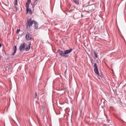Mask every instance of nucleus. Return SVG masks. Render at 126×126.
<instances>
[{"label":"nucleus","instance_id":"obj_1","mask_svg":"<svg viewBox=\"0 0 126 126\" xmlns=\"http://www.w3.org/2000/svg\"><path fill=\"white\" fill-rule=\"evenodd\" d=\"M72 51V49H69L63 52L62 50H59L58 51L59 54L62 57H67V54L70 53Z\"/></svg>","mask_w":126,"mask_h":126},{"label":"nucleus","instance_id":"obj_2","mask_svg":"<svg viewBox=\"0 0 126 126\" xmlns=\"http://www.w3.org/2000/svg\"><path fill=\"white\" fill-rule=\"evenodd\" d=\"M34 22L35 21L34 20L32 21L31 19L30 18L28 19L27 22L26 23L27 29V30H29L30 28V27L32 26V24L34 23Z\"/></svg>","mask_w":126,"mask_h":126},{"label":"nucleus","instance_id":"obj_3","mask_svg":"<svg viewBox=\"0 0 126 126\" xmlns=\"http://www.w3.org/2000/svg\"><path fill=\"white\" fill-rule=\"evenodd\" d=\"M94 71L95 73L97 75L99 76V74L98 71L97 67V66L96 64V63H94Z\"/></svg>","mask_w":126,"mask_h":126},{"label":"nucleus","instance_id":"obj_4","mask_svg":"<svg viewBox=\"0 0 126 126\" xmlns=\"http://www.w3.org/2000/svg\"><path fill=\"white\" fill-rule=\"evenodd\" d=\"M27 46L26 44L25 43H23L19 47V50L21 51H23L25 50V47Z\"/></svg>","mask_w":126,"mask_h":126},{"label":"nucleus","instance_id":"obj_5","mask_svg":"<svg viewBox=\"0 0 126 126\" xmlns=\"http://www.w3.org/2000/svg\"><path fill=\"white\" fill-rule=\"evenodd\" d=\"M89 8L91 12H93L95 9V6L94 4L92 5L89 7Z\"/></svg>","mask_w":126,"mask_h":126},{"label":"nucleus","instance_id":"obj_6","mask_svg":"<svg viewBox=\"0 0 126 126\" xmlns=\"http://www.w3.org/2000/svg\"><path fill=\"white\" fill-rule=\"evenodd\" d=\"M25 37L26 39L28 40H30L32 39L31 35L30 33H28L26 34Z\"/></svg>","mask_w":126,"mask_h":126},{"label":"nucleus","instance_id":"obj_7","mask_svg":"<svg viewBox=\"0 0 126 126\" xmlns=\"http://www.w3.org/2000/svg\"><path fill=\"white\" fill-rule=\"evenodd\" d=\"M14 52L13 53H12V55H14L16 53V46H14Z\"/></svg>","mask_w":126,"mask_h":126},{"label":"nucleus","instance_id":"obj_8","mask_svg":"<svg viewBox=\"0 0 126 126\" xmlns=\"http://www.w3.org/2000/svg\"><path fill=\"white\" fill-rule=\"evenodd\" d=\"M35 24V29L37 30L38 29V24L37 22L36 21H35L34 23Z\"/></svg>","mask_w":126,"mask_h":126},{"label":"nucleus","instance_id":"obj_9","mask_svg":"<svg viewBox=\"0 0 126 126\" xmlns=\"http://www.w3.org/2000/svg\"><path fill=\"white\" fill-rule=\"evenodd\" d=\"M31 0H28V1L26 4V7H28L29 6V5L31 2Z\"/></svg>","mask_w":126,"mask_h":126},{"label":"nucleus","instance_id":"obj_10","mask_svg":"<svg viewBox=\"0 0 126 126\" xmlns=\"http://www.w3.org/2000/svg\"><path fill=\"white\" fill-rule=\"evenodd\" d=\"M27 8V12H29V13H31V9L29 7V6L26 7Z\"/></svg>","mask_w":126,"mask_h":126},{"label":"nucleus","instance_id":"obj_11","mask_svg":"<svg viewBox=\"0 0 126 126\" xmlns=\"http://www.w3.org/2000/svg\"><path fill=\"white\" fill-rule=\"evenodd\" d=\"M74 2L76 5H78L79 4V1L78 0H73Z\"/></svg>","mask_w":126,"mask_h":126},{"label":"nucleus","instance_id":"obj_12","mask_svg":"<svg viewBox=\"0 0 126 126\" xmlns=\"http://www.w3.org/2000/svg\"><path fill=\"white\" fill-rule=\"evenodd\" d=\"M31 45V43L29 44V45L28 46H27L26 48H25V50L26 51H28L30 49V45Z\"/></svg>","mask_w":126,"mask_h":126},{"label":"nucleus","instance_id":"obj_13","mask_svg":"<svg viewBox=\"0 0 126 126\" xmlns=\"http://www.w3.org/2000/svg\"><path fill=\"white\" fill-rule=\"evenodd\" d=\"M94 54L95 55V57L96 58H97V55L96 52V51H94Z\"/></svg>","mask_w":126,"mask_h":126},{"label":"nucleus","instance_id":"obj_14","mask_svg":"<svg viewBox=\"0 0 126 126\" xmlns=\"http://www.w3.org/2000/svg\"><path fill=\"white\" fill-rule=\"evenodd\" d=\"M37 0H34V1L33 3V5H36L37 4Z\"/></svg>","mask_w":126,"mask_h":126},{"label":"nucleus","instance_id":"obj_15","mask_svg":"<svg viewBox=\"0 0 126 126\" xmlns=\"http://www.w3.org/2000/svg\"><path fill=\"white\" fill-rule=\"evenodd\" d=\"M20 31V29H17V30L16 33H18Z\"/></svg>","mask_w":126,"mask_h":126},{"label":"nucleus","instance_id":"obj_16","mask_svg":"<svg viewBox=\"0 0 126 126\" xmlns=\"http://www.w3.org/2000/svg\"><path fill=\"white\" fill-rule=\"evenodd\" d=\"M17 1L16 0V2H15V3H14V4L16 5H17Z\"/></svg>","mask_w":126,"mask_h":126},{"label":"nucleus","instance_id":"obj_17","mask_svg":"<svg viewBox=\"0 0 126 126\" xmlns=\"http://www.w3.org/2000/svg\"><path fill=\"white\" fill-rule=\"evenodd\" d=\"M15 10H14V11H16L17 10V8L16 6L15 7Z\"/></svg>","mask_w":126,"mask_h":126},{"label":"nucleus","instance_id":"obj_18","mask_svg":"<svg viewBox=\"0 0 126 126\" xmlns=\"http://www.w3.org/2000/svg\"><path fill=\"white\" fill-rule=\"evenodd\" d=\"M37 93L36 92L35 93V98H36V97L37 96Z\"/></svg>","mask_w":126,"mask_h":126},{"label":"nucleus","instance_id":"obj_19","mask_svg":"<svg viewBox=\"0 0 126 126\" xmlns=\"http://www.w3.org/2000/svg\"><path fill=\"white\" fill-rule=\"evenodd\" d=\"M73 11V10H70V11H69V12H72V11Z\"/></svg>","mask_w":126,"mask_h":126},{"label":"nucleus","instance_id":"obj_20","mask_svg":"<svg viewBox=\"0 0 126 126\" xmlns=\"http://www.w3.org/2000/svg\"><path fill=\"white\" fill-rule=\"evenodd\" d=\"M107 121H108V122H109V121H110V120H109L108 119H107Z\"/></svg>","mask_w":126,"mask_h":126},{"label":"nucleus","instance_id":"obj_21","mask_svg":"<svg viewBox=\"0 0 126 126\" xmlns=\"http://www.w3.org/2000/svg\"><path fill=\"white\" fill-rule=\"evenodd\" d=\"M0 47H1V44H0Z\"/></svg>","mask_w":126,"mask_h":126}]
</instances>
